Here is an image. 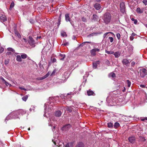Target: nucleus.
I'll return each instance as SVG.
<instances>
[{"mask_svg":"<svg viewBox=\"0 0 147 147\" xmlns=\"http://www.w3.org/2000/svg\"><path fill=\"white\" fill-rule=\"evenodd\" d=\"M120 11L123 13H124L125 12V6L124 3L122 2L120 3Z\"/></svg>","mask_w":147,"mask_h":147,"instance_id":"obj_4","label":"nucleus"},{"mask_svg":"<svg viewBox=\"0 0 147 147\" xmlns=\"http://www.w3.org/2000/svg\"><path fill=\"white\" fill-rule=\"evenodd\" d=\"M70 94H67V97H65V98H64V99H66L67 98H69V95Z\"/></svg>","mask_w":147,"mask_h":147,"instance_id":"obj_51","label":"nucleus"},{"mask_svg":"<svg viewBox=\"0 0 147 147\" xmlns=\"http://www.w3.org/2000/svg\"><path fill=\"white\" fill-rule=\"evenodd\" d=\"M22 40L24 41L25 42H27L26 39L25 38H23Z\"/></svg>","mask_w":147,"mask_h":147,"instance_id":"obj_53","label":"nucleus"},{"mask_svg":"<svg viewBox=\"0 0 147 147\" xmlns=\"http://www.w3.org/2000/svg\"><path fill=\"white\" fill-rule=\"evenodd\" d=\"M128 47H129V48H130L132 50H133V47L131 45H129V46H128Z\"/></svg>","mask_w":147,"mask_h":147,"instance_id":"obj_52","label":"nucleus"},{"mask_svg":"<svg viewBox=\"0 0 147 147\" xmlns=\"http://www.w3.org/2000/svg\"><path fill=\"white\" fill-rule=\"evenodd\" d=\"M68 44H68V42H65V43H64L63 44H62V45H63V46H66V45H68Z\"/></svg>","mask_w":147,"mask_h":147,"instance_id":"obj_45","label":"nucleus"},{"mask_svg":"<svg viewBox=\"0 0 147 147\" xmlns=\"http://www.w3.org/2000/svg\"><path fill=\"white\" fill-rule=\"evenodd\" d=\"M26 112L23 110L20 109L16 111L14 113H10L9 115L7 117L6 119H7L9 117H10L11 118L16 119L19 118V116H21L23 114H25Z\"/></svg>","mask_w":147,"mask_h":147,"instance_id":"obj_1","label":"nucleus"},{"mask_svg":"<svg viewBox=\"0 0 147 147\" xmlns=\"http://www.w3.org/2000/svg\"><path fill=\"white\" fill-rule=\"evenodd\" d=\"M28 98V95H26L24 96H23L22 99V100H24V101H26L27 100V99Z\"/></svg>","mask_w":147,"mask_h":147,"instance_id":"obj_27","label":"nucleus"},{"mask_svg":"<svg viewBox=\"0 0 147 147\" xmlns=\"http://www.w3.org/2000/svg\"><path fill=\"white\" fill-rule=\"evenodd\" d=\"M1 80L3 82H4L6 81L5 79L3 78L2 77H1Z\"/></svg>","mask_w":147,"mask_h":147,"instance_id":"obj_49","label":"nucleus"},{"mask_svg":"<svg viewBox=\"0 0 147 147\" xmlns=\"http://www.w3.org/2000/svg\"><path fill=\"white\" fill-rule=\"evenodd\" d=\"M65 20L67 22H70V19L69 17V14H66L65 15Z\"/></svg>","mask_w":147,"mask_h":147,"instance_id":"obj_22","label":"nucleus"},{"mask_svg":"<svg viewBox=\"0 0 147 147\" xmlns=\"http://www.w3.org/2000/svg\"><path fill=\"white\" fill-rule=\"evenodd\" d=\"M70 23L73 27L74 26V25L72 22H70Z\"/></svg>","mask_w":147,"mask_h":147,"instance_id":"obj_61","label":"nucleus"},{"mask_svg":"<svg viewBox=\"0 0 147 147\" xmlns=\"http://www.w3.org/2000/svg\"><path fill=\"white\" fill-rule=\"evenodd\" d=\"M16 60L18 62H21L22 61L21 57L20 55H17L16 56Z\"/></svg>","mask_w":147,"mask_h":147,"instance_id":"obj_17","label":"nucleus"},{"mask_svg":"<svg viewBox=\"0 0 147 147\" xmlns=\"http://www.w3.org/2000/svg\"><path fill=\"white\" fill-rule=\"evenodd\" d=\"M111 18V17L110 14L109 13H106L104 15L103 19L105 23L108 24L110 22Z\"/></svg>","mask_w":147,"mask_h":147,"instance_id":"obj_2","label":"nucleus"},{"mask_svg":"<svg viewBox=\"0 0 147 147\" xmlns=\"http://www.w3.org/2000/svg\"><path fill=\"white\" fill-rule=\"evenodd\" d=\"M105 52L106 53L108 54H113L114 53V52L113 51H109L107 50H106Z\"/></svg>","mask_w":147,"mask_h":147,"instance_id":"obj_33","label":"nucleus"},{"mask_svg":"<svg viewBox=\"0 0 147 147\" xmlns=\"http://www.w3.org/2000/svg\"><path fill=\"white\" fill-rule=\"evenodd\" d=\"M7 50L9 51H11L13 53H14L15 52V50L11 48H7Z\"/></svg>","mask_w":147,"mask_h":147,"instance_id":"obj_34","label":"nucleus"},{"mask_svg":"<svg viewBox=\"0 0 147 147\" xmlns=\"http://www.w3.org/2000/svg\"><path fill=\"white\" fill-rule=\"evenodd\" d=\"M54 98L53 97H50L49 98V100L51 101V100H52Z\"/></svg>","mask_w":147,"mask_h":147,"instance_id":"obj_54","label":"nucleus"},{"mask_svg":"<svg viewBox=\"0 0 147 147\" xmlns=\"http://www.w3.org/2000/svg\"><path fill=\"white\" fill-rule=\"evenodd\" d=\"M84 145L83 143L81 142H79L76 145L75 147H84Z\"/></svg>","mask_w":147,"mask_h":147,"instance_id":"obj_9","label":"nucleus"},{"mask_svg":"<svg viewBox=\"0 0 147 147\" xmlns=\"http://www.w3.org/2000/svg\"><path fill=\"white\" fill-rule=\"evenodd\" d=\"M115 73L112 72L110 73L109 75V77H112V78H114L115 77Z\"/></svg>","mask_w":147,"mask_h":147,"instance_id":"obj_24","label":"nucleus"},{"mask_svg":"<svg viewBox=\"0 0 147 147\" xmlns=\"http://www.w3.org/2000/svg\"><path fill=\"white\" fill-rule=\"evenodd\" d=\"M14 3L13 2H12L10 5V9H11L14 6Z\"/></svg>","mask_w":147,"mask_h":147,"instance_id":"obj_39","label":"nucleus"},{"mask_svg":"<svg viewBox=\"0 0 147 147\" xmlns=\"http://www.w3.org/2000/svg\"><path fill=\"white\" fill-rule=\"evenodd\" d=\"M72 143H68L67 144L65 147H72Z\"/></svg>","mask_w":147,"mask_h":147,"instance_id":"obj_25","label":"nucleus"},{"mask_svg":"<svg viewBox=\"0 0 147 147\" xmlns=\"http://www.w3.org/2000/svg\"><path fill=\"white\" fill-rule=\"evenodd\" d=\"M41 36H38V37H37V38L38 39V38H41Z\"/></svg>","mask_w":147,"mask_h":147,"instance_id":"obj_64","label":"nucleus"},{"mask_svg":"<svg viewBox=\"0 0 147 147\" xmlns=\"http://www.w3.org/2000/svg\"><path fill=\"white\" fill-rule=\"evenodd\" d=\"M129 140L131 143H133L135 140V138L134 137H131L129 138Z\"/></svg>","mask_w":147,"mask_h":147,"instance_id":"obj_10","label":"nucleus"},{"mask_svg":"<svg viewBox=\"0 0 147 147\" xmlns=\"http://www.w3.org/2000/svg\"><path fill=\"white\" fill-rule=\"evenodd\" d=\"M126 84L127 85V86L129 88L130 87L131 84V82L129 80H126Z\"/></svg>","mask_w":147,"mask_h":147,"instance_id":"obj_23","label":"nucleus"},{"mask_svg":"<svg viewBox=\"0 0 147 147\" xmlns=\"http://www.w3.org/2000/svg\"><path fill=\"white\" fill-rule=\"evenodd\" d=\"M122 62L123 65H126L129 63V60L126 59H123Z\"/></svg>","mask_w":147,"mask_h":147,"instance_id":"obj_14","label":"nucleus"},{"mask_svg":"<svg viewBox=\"0 0 147 147\" xmlns=\"http://www.w3.org/2000/svg\"><path fill=\"white\" fill-rule=\"evenodd\" d=\"M27 57V55L26 54H23L21 55V58L23 59H26Z\"/></svg>","mask_w":147,"mask_h":147,"instance_id":"obj_30","label":"nucleus"},{"mask_svg":"<svg viewBox=\"0 0 147 147\" xmlns=\"http://www.w3.org/2000/svg\"><path fill=\"white\" fill-rule=\"evenodd\" d=\"M100 33H94V34L95 35H96V34H100Z\"/></svg>","mask_w":147,"mask_h":147,"instance_id":"obj_62","label":"nucleus"},{"mask_svg":"<svg viewBox=\"0 0 147 147\" xmlns=\"http://www.w3.org/2000/svg\"><path fill=\"white\" fill-rule=\"evenodd\" d=\"M47 103H45V106L46 107L45 108V113H44V116L45 117V116H47L46 115V111L48 109H49V108H50V111L51 110V109L52 108V107H49L48 108H47Z\"/></svg>","mask_w":147,"mask_h":147,"instance_id":"obj_8","label":"nucleus"},{"mask_svg":"<svg viewBox=\"0 0 147 147\" xmlns=\"http://www.w3.org/2000/svg\"><path fill=\"white\" fill-rule=\"evenodd\" d=\"M30 22L32 23V24H33V23H34V22H33V20H30Z\"/></svg>","mask_w":147,"mask_h":147,"instance_id":"obj_58","label":"nucleus"},{"mask_svg":"<svg viewBox=\"0 0 147 147\" xmlns=\"http://www.w3.org/2000/svg\"><path fill=\"white\" fill-rule=\"evenodd\" d=\"M116 36L118 40H119L120 38V34L118 33L116 34Z\"/></svg>","mask_w":147,"mask_h":147,"instance_id":"obj_35","label":"nucleus"},{"mask_svg":"<svg viewBox=\"0 0 147 147\" xmlns=\"http://www.w3.org/2000/svg\"><path fill=\"white\" fill-rule=\"evenodd\" d=\"M140 76L144 77L147 74L146 69L145 68L140 69Z\"/></svg>","mask_w":147,"mask_h":147,"instance_id":"obj_3","label":"nucleus"},{"mask_svg":"<svg viewBox=\"0 0 147 147\" xmlns=\"http://www.w3.org/2000/svg\"><path fill=\"white\" fill-rule=\"evenodd\" d=\"M115 56V57L116 58H118L121 55V53L118 51L114 52L113 54Z\"/></svg>","mask_w":147,"mask_h":147,"instance_id":"obj_13","label":"nucleus"},{"mask_svg":"<svg viewBox=\"0 0 147 147\" xmlns=\"http://www.w3.org/2000/svg\"><path fill=\"white\" fill-rule=\"evenodd\" d=\"M29 43L31 45H32L34 43V41L32 38L30 39V40L28 41Z\"/></svg>","mask_w":147,"mask_h":147,"instance_id":"obj_19","label":"nucleus"},{"mask_svg":"<svg viewBox=\"0 0 147 147\" xmlns=\"http://www.w3.org/2000/svg\"><path fill=\"white\" fill-rule=\"evenodd\" d=\"M136 35V34L134 33H132L131 34V36H132L133 37Z\"/></svg>","mask_w":147,"mask_h":147,"instance_id":"obj_55","label":"nucleus"},{"mask_svg":"<svg viewBox=\"0 0 147 147\" xmlns=\"http://www.w3.org/2000/svg\"><path fill=\"white\" fill-rule=\"evenodd\" d=\"M130 38L131 40H133L134 39L133 36H131L130 37Z\"/></svg>","mask_w":147,"mask_h":147,"instance_id":"obj_57","label":"nucleus"},{"mask_svg":"<svg viewBox=\"0 0 147 147\" xmlns=\"http://www.w3.org/2000/svg\"><path fill=\"white\" fill-rule=\"evenodd\" d=\"M0 19L1 21L3 22L7 20V18L4 15H2L0 17Z\"/></svg>","mask_w":147,"mask_h":147,"instance_id":"obj_12","label":"nucleus"},{"mask_svg":"<svg viewBox=\"0 0 147 147\" xmlns=\"http://www.w3.org/2000/svg\"><path fill=\"white\" fill-rule=\"evenodd\" d=\"M82 21L84 22H86V18L84 17H82Z\"/></svg>","mask_w":147,"mask_h":147,"instance_id":"obj_43","label":"nucleus"},{"mask_svg":"<svg viewBox=\"0 0 147 147\" xmlns=\"http://www.w3.org/2000/svg\"><path fill=\"white\" fill-rule=\"evenodd\" d=\"M61 15L60 14V16H59V24H60V21H61Z\"/></svg>","mask_w":147,"mask_h":147,"instance_id":"obj_47","label":"nucleus"},{"mask_svg":"<svg viewBox=\"0 0 147 147\" xmlns=\"http://www.w3.org/2000/svg\"><path fill=\"white\" fill-rule=\"evenodd\" d=\"M87 94L88 96L93 95L94 93L93 92L92 90H88L87 91Z\"/></svg>","mask_w":147,"mask_h":147,"instance_id":"obj_18","label":"nucleus"},{"mask_svg":"<svg viewBox=\"0 0 147 147\" xmlns=\"http://www.w3.org/2000/svg\"><path fill=\"white\" fill-rule=\"evenodd\" d=\"M109 40L111 42H112L113 41V38L111 37H110L109 38Z\"/></svg>","mask_w":147,"mask_h":147,"instance_id":"obj_38","label":"nucleus"},{"mask_svg":"<svg viewBox=\"0 0 147 147\" xmlns=\"http://www.w3.org/2000/svg\"><path fill=\"white\" fill-rule=\"evenodd\" d=\"M91 43V42H84V43H82V44H81V45L82 46H83L84 43Z\"/></svg>","mask_w":147,"mask_h":147,"instance_id":"obj_48","label":"nucleus"},{"mask_svg":"<svg viewBox=\"0 0 147 147\" xmlns=\"http://www.w3.org/2000/svg\"><path fill=\"white\" fill-rule=\"evenodd\" d=\"M98 19V16L96 15H93L92 16V20L94 21L97 20Z\"/></svg>","mask_w":147,"mask_h":147,"instance_id":"obj_21","label":"nucleus"},{"mask_svg":"<svg viewBox=\"0 0 147 147\" xmlns=\"http://www.w3.org/2000/svg\"><path fill=\"white\" fill-rule=\"evenodd\" d=\"M109 128H111L113 126V124L111 123H109L107 124Z\"/></svg>","mask_w":147,"mask_h":147,"instance_id":"obj_32","label":"nucleus"},{"mask_svg":"<svg viewBox=\"0 0 147 147\" xmlns=\"http://www.w3.org/2000/svg\"><path fill=\"white\" fill-rule=\"evenodd\" d=\"M61 114V112L59 111H56L55 113V115L56 117H59L60 116Z\"/></svg>","mask_w":147,"mask_h":147,"instance_id":"obj_15","label":"nucleus"},{"mask_svg":"<svg viewBox=\"0 0 147 147\" xmlns=\"http://www.w3.org/2000/svg\"><path fill=\"white\" fill-rule=\"evenodd\" d=\"M4 49L3 48L1 47L0 48V53H1L4 51Z\"/></svg>","mask_w":147,"mask_h":147,"instance_id":"obj_41","label":"nucleus"},{"mask_svg":"<svg viewBox=\"0 0 147 147\" xmlns=\"http://www.w3.org/2000/svg\"><path fill=\"white\" fill-rule=\"evenodd\" d=\"M59 56L60 57L62 58L60 59V60H63L65 57V55H63L61 54H60Z\"/></svg>","mask_w":147,"mask_h":147,"instance_id":"obj_29","label":"nucleus"},{"mask_svg":"<svg viewBox=\"0 0 147 147\" xmlns=\"http://www.w3.org/2000/svg\"><path fill=\"white\" fill-rule=\"evenodd\" d=\"M71 127V125L69 124H67L62 127V130L67 131Z\"/></svg>","mask_w":147,"mask_h":147,"instance_id":"obj_5","label":"nucleus"},{"mask_svg":"<svg viewBox=\"0 0 147 147\" xmlns=\"http://www.w3.org/2000/svg\"><path fill=\"white\" fill-rule=\"evenodd\" d=\"M131 20L132 21L134 22L135 24H136L138 22L137 20L136 19H135L133 18H131Z\"/></svg>","mask_w":147,"mask_h":147,"instance_id":"obj_31","label":"nucleus"},{"mask_svg":"<svg viewBox=\"0 0 147 147\" xmlns=\"http://www.w3.org/2000/svg\"><path fill=\"white\" fill-rule=\"evenodd\" d=\"M94 7L97 10H99L100 8V6L99 3H96L94 5Z\"/></svg>","mask_w":147,"mask_h":147,"instance_id":"obj_11","label":"nucleus"},{"mask_svg":"<svg viewBox=\"0 0 147 147\" xmlns=\"http://www.w3.org/2000/svg\"><path fill=\"white\" fill-rule=\"evenodd\" d=\"M66 109L67 111H69V112H72L73 110V108H72V107H67L66 108Z\"/></svg>","mask_w":147,"mask_h":147,"instance_id":"obj_16","label":"nucleus"},{"mask_svg":"<svg viewBox=\"0 0 147 147\" xmlns=\"http://www.w3.org/2000/svg\"><path fill=\"white\" fill-rule=\"evenodd\" d=\"M50 120L51 121L52 120H54L52 118L50 119Z\"/></svg>","mask_w":147,"mask_h":147,"instance_id":"obj_63","label":"nucleus"},{"mask_svg":"<svg viewBox=\"0 0 147 147\" xmlns=\"http://www.w3.org/2000/svg\"><path fill=\"white\" fill-rule=\"evenodd\" d=\"M66 33H65V32H62L61 33V35L62 36H66Z\"/></svg>","mask_w":147,"mask_h":147,"instance_id":"obj_44","label":"nucleus"},{"mask_svg":"<svg viewBox=\"0 0 147 147\" xmlns=\"http://www.w3.org/2000/svg\"><path fill=\"white\" fill-rule=\"evenodd\" d=\"M140 86L142 88H144L145 87V86L143 85H140Z\"/></svg>","mask_w":147,"mask_h":147,"instance_id":"obj_60","label":"nucleus"},{"mask_svg":"<svg viewBox=\"0 0 147 147\" xmlns=\"http://www.w3.org/2000/svg\"><path fill=\"white\" fill-rule=\"evenodd\" d=\"M99 51V49L97 48L93 49L91 51V54L92 55L94 56L96 55V51Z\"/></svg>","mask_w":147,"mask_h":147,"instance_id":"obj_7","label":"nucleus"},{"mask_svg":"<svg viewBox=\"0 0 147 147\" xmlns=\"http://www.w3.org/2000/svg\"><path fill=\"white\" fill-rule=\"evenodd\" d=\"M119 124L118 122L115 123L114 126L115 128H117L119 126Z\"/></svg>","mask_w":147,"mask_h":147,"instance_id":"obj_28","label":"nucleus"},{"mask_svg":"<svg viewBox=\"0 0 147 147\" xmlns=\"http://www.w3.org/2000/svg\"><path fill=\"white\" fill-rule=\"evenodd\" d=\"M111 33V34H113V33L112 32H107L105 34H104L103 37L104 38H105L106 37V36H107V35L109 34V33Z\"/></svg>","mask_w":147,"mask_h":147,"instance_id":"obj_36","label":"nucleus"},{"mask_svg":"<svg viewBox=\"0 0 147 147\" xmlns=\"http://www.w3.org/2000/svg\"><path fill=\"white\" fill-rule=\"evenodd\" d=\"M56 61V59L55 58H54L53 60V62L54 63Z\"/></svg>","mask_w":147,"mask_h":147,"instance_id":"obj_56","label":"nucleus"},{"mask_svg":"<svg viewBox=\"0 0 147 147\" xmlns=\"http://www.w3.org/2000/svg\"><path fill=\"white\" fill-rule=\"evenodd\" d=\"M55 70H54L52 72L51 74V75L52 76V75H53L55 74Z\"/></svg>","mask_w":147,"mask_h":147,"instance_id":"obj_50","label":"nucleus"},{"mask_svg":"<svg viewBox=\"0 0 147 147\" xmlns=\"http://www.w3.org/2000/svg\"><path fill=\"white\" fill-rule=\"evenodd\" d=\"M19 88L20 89H21V90H25V91L26 90V89L24 88H23L22 87H19Z\"/></svg>","mask_w":147,"mask_h":147,"instance_id":"obj_46","label":"nucleus"},{"mask_svg":"<svg viewBox=\"0 0 147 147\" xmlns=\"http://www.w3.org/2000/svg\"><path fill=\"white\" fill-rule=\"evenodd\" d=\"M109 97H107V102L109 103V105L110 106H113L115 105V100H110L109 101H108Z\"/></svg>","mask_w":147,"mask_h":147,"instance_id":"obj_6","label":"nucleus"},{"mask_svg":"<svg viewBox=\"0 0 147 147\" xmlns=\"http://www.w3.org/2000/svg\"><path fill=\"white\" fill-rule=\"evenodd\" d=\"M93 68L95 69L96 68L97 66V63H94L93 64Z\"/></svg>","mask_w":147,"mask_h":147,"instance_id":"obj_37","label":"nucleus"},{"mask_svg":"<svg viewBox=\"0 0 147 147\" xmlns=\"http://www.w3.org/2000/svg\"><path fill=\"white\" fill-rule=\"evenodd\" d=\"M8 63V62L7 61H5V64H7Z\"/></svg>","mask_w":147,"mask_h":147,"instance_id":"obj_59","label":"nucleus"},{"mask_svg":"<svg viewBox=\"0 0 147 147\" xmlns=\"http://www.w3.org/2000/svg\"><path fill=\"white\" fill-rule=\"evenodd\" d=\"M136 11L138 13H141L143 12V10H141L139 7L137 8Z\"/></svg>","mask_w":147,"mask_h":147,"instance_id":"obj_20","label":"nucleus"},{"mask_svg":"<svg viewBox=\"0 0 147 147\" xmlns=\"http://www.w3.org/2000/svg\"><path fill=\"white\" fill-rule=\"evenodd\" d=\"M143 2L145 5H147V0H143Z\"/></svg>","mask_w":147,"mask_h":147,"instance_id":"obj_42","label":"nucleus"},{"mask_svg":"<svg viewBox=\"0 0 147 147\" xmlns=\"http://www.w3.org/2000/svg\"><path fill=\"white\" fill-rule=\"evenodd\" d=\"M15 34L18 37V38H21V36L20 34L18 32L16 31H15Z\"/></svg>","mask_w":147,"mask_h":147,"instance_id":"obj_26","label":"nucleus"},{"mask_svg":"<svg viewBox=\"0 0 147 147\" xmlns=\"http://www.w3.org/2000/svg\"><path fill=\"white\" fill-rule=\"evenodd\" d=\"M4 83L7 86H11V85L10 84H9V83L7 82L6 81H5Z\"/></svg>","mask_w":147,"mask_h":147,"instance_id":"obj_40","label":"nucleus"}]
</instances>
